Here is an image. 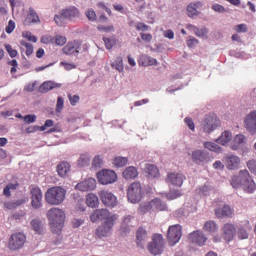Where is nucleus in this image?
Instances as JSON below:
<instances>
[{"instance_id": "nucleus-2", "label": "nucleus", "mask_w": 256, "mask_h": 256, "mask_svg": "<svg viewBox=\"0 0 256 256\" xmlns=\"http://www.w3.org/2000/svg\"><path fill=\"white\" fill-rule=\"evenodd\" d=\"M65 189L60 186L49 188L45 193L46 203L49 205H61L65 201Z\"/></svg>"}, {"instance_id": "nucleus-18", "label": "nucleus", "mask_w": 256, "mask_h": 256, "mask_svg": "<svg viewBox=\"0 0 256 256\" xmlns=\"http://www.w3.org/2000/svg\"><path fill=\"white\" fill-rule=\"evenodd\" d=\"M149 240V236L147 235V230L143 227L138 228L136 232V244L140 249H145V243Z\"/></svg>"}, {"instance_id": "nucleus-50", "label": "nucleus", "mask_w": 256, "mask_h": 256, "mask_svg": "<svg viewBox=\"0 0 256 256\" xmlns=\"http://www.w3.org/2000/svg\"><path fill=\"white\" fill-rule=\"evenodd\" d=\"M102 165H103V158L100 155L94 157L92 161V167L94 169H101Z\"/></svg>"}, {"instance_id": "nucleus-46", "label": "nucleus", "mask_w": 256, "mask_h": 256, "mask_svg": "<svg viewBox=\"0 0 256 256\" xmlns=\"http://www.w3.org/2000/svg\"><path fill=\"white\" fill-rule=\"evenodd\" d=\"M111 67H113L116 71H119L121 73L124 69L123 67V58L117 57L115 62L111 64Z\"/></svg>"}, {"instance_id": "nucleus-60", "label": "nucleus", "mask_w": 256, "mask_h": 256, "mask_svg": "<svg viewBox=\"0 0 256 256\" xmlns=\"http://www.w3.org/2000/svg\"><path fill=\"white\" fill-rule=\"evenodd\" d=\"M247 167L251 173H254V175H256V161L255 160L248 161Z\"/></svg>"}, {"instance_id": "nucleus-55", "label": "nucleus", "mask_w": 256, "mask_h": 256, "mask_svg": "<svg viewBox=\"0 0 256 256\" xmlns=\"http://www.w3.org/2000/svg\"><path fill=\"white\" fill-rule=\"evenodd\" d=\"M4 47L12 59L17 57V55L19 54L17 50L13 49V47L9 44H5Z\"/></svg>"}, {"instance_id": "nucleus-34", "label": "nucleus", "mask_w": 256, "mask_h": 256, "mask_svg": "<svg viewBox=\"0 0 256 256\" xmlns=\"http://www.w3.org/2000/svg\"><path fill=\"white\" fill-rule=\"evenodd\" d=\"M122 175L124 179H135L139 175V172H137V168L130 166L123 171Z\"/></svg>"}, {"instance_id": "nucleus-64", "label": "nucleus", "mask_w": 256, "mask_h": 256, "mask_svg": "<svg viewBox=\"0 0 256 256\" xmlns=\"http://www.w3.org/2000/svg\"><path fill=\"white\" fill-rule=\"evenodd\" d=\"M5 31L8 34H10L12 31H15V22L13 20H9Z\"/></svg>"}, {"instance_id": "nucleus-47", "label": "nucleus", "mask_w": 256, "mask_h": 256, "mask_svg": "<svg viewBox=\"0 0 256 256\" xmlns=\"http://www.w3.org/2000/svg\"><path fill=\"white\" fill-rule=\"evenodd\" d=\"M25 203V201L23 200H17L16 202H6L4 203V207H6V209H17V207L23 205Z\"/></svg>"}, {"instance_id": "nucleus-54", "label": "nucleus", "mask_w": 256, "mask_h": 256, "mask_svg": "<svg viewBox=\"0 0 256 256\" xmlns=\"http://www.w3.org/2000/svg\"><path fill=\"white\" fill-rule=\"evenodd\" d=\"M85 15H86L88 21H97V13H95V10L88 9L85 12Z\"/></svg>"}, {"instance_id": "nucleus-49", "label": "nucleus", "mask_w": 256, "mask_h": 256, "mask_svg": "<svg viewBox=\"0 0 256 256\" xmlns=\"http://www.w3.org/2000/svg\"><path fill=\"white\" fill-rule=\"evenodd\" d=\"M98 31H102V33H115V27L113 25H98Z\"/></svg>"}, {"instance_id": "nucleus-56", "label": "nucleus", "mask_w": 256, "mask_h": 256, "mask_svg": "<svg viewBox=\"0 0 256 256\" xmlns=\"http://www.w3.org/2000/svg\"><path fill=\"white\" fill-rule=\"evenodd\" d=\"M63 107H65V100L60 96L57 98L56 113H61V111H63Z\"/></svg>"}, {"instance_id": "nucleus-24", "label": "nucleus", "mask_w": 256, "mask_h": 256, "mask_svg": "<svg viewBox=\"0 0 256 256\" xmlns=\"http://www.w3.org/2000/svg\"><path fill=\"white\" fill-rule=\"evenodd\" d=\"M35 23H41V19H39V14L33 8L28 9V14L24 20V25H33Z\"/></svg>"}, {"instance_id": "nucleus-8", "label": "nucleus", "mask_w": 256, "mask_h": 256, "mask_svg": "<svg viewBox=\"0 0 256 256\" xmlns=\"http://www.w3.org/2000/svg\"><path fill=\"white\" fill-rule=\"evenodd\" d=\"M97 179L101 185H111L117 181V173L113 170L103 169L97 173Z\"/></svg>"}, {"instance_id": "nucleus-40", "label": "nucleus", "mask_w": 256, "mask_h": 256, "mask_svg": "<svg viewBox=\"0 0 256 256\" xmlns=\"http://www.w3.org/2000/svg\"><path fill=\"white\" fill-rule=\"evenodd\" d=\"M30 225H31L32 229L35 231V233H38V235H41V233H43V226L41 224V220L33 219L30 222Z\"/></svg>"}, {"instance_id": "nucleus-20", "label": "nucleus", "mask_w": 256, "mask_h": 256, "mask_svg": "<svg viewBox=\"0 0 256 256\" xmlns=\"http://www.w3.org/2000/svg\"><path fill=\"white\" fill-rule=\"evenodd\" d=\"M247 144V137L243 134H237L231 142V150L237 151L238 149H243Z\"/></svg>"}, {"instance_id": "nucleus-38", "label": "nucleus", "mask_w": 256, "mask_h": 256, "mask_svg": "<svg viewBox=\"0 0 256 256\" xmlns=\"http://www.w3.org/2000/svg\"><path fill=\"white\" fill-rule=\"evenodd\" d=\"M217 229H219V227L213 220H209L204 223L203 230L206 231V233H215Z\"/></svg>"}, {"instance_id": "nucleus-33", "label": "nucleus", "mask_w": 256, "mask_h": 256, "mask_svg": "<svg viewBox=\"0 0 256 256\" xmlns=\"http://www.w3.org/2000/svg\"><path fill=\"white\" fill-rule=\"evenodd\" d=\"M71 171V165L67 162H61L57 166V173L60 177H65Z\"/></svg>"}, {"instance_id": "nucleus-45", "label": "nucleus", "mask_w": 256, "mask_h": 256, "mask_svg": "<svg viewBox=\"0 0 256 256\" xmlns=\"http://www.w3.org/2000/svg\"><path fill=\"white\" fill-rule=\"evenodd\" d=\"M182 196L183 193L180 190H173L166 194V199H168V201H173L174 199H179V197Z\"/></svg>"}, {"instance_id": "nucleus-3", "label": "nucleus", "mask_w": 256, "mask_h": 256, "mask_svg": "<svg viewBox=\"0 0 256 256\" xmlns=\"http://www.w3.org/2000/svg\"><path fill=\"white\" fill-rule=\"evenodd\" d=\"M147 249L151 255H161L165 251V239L161 234H154L152 241L147 245Z\"/></svg>"}, {"instance_id": "nucleus-63", "label": "nucleus", "mask_w": 256, "mask_h": 256, "mask_svg": "<svg viewBox=\"0 0 256 256\" xmlns=\"http://www.w3.org/2000/svg\"><path fill=\"white\" fill-rule=\"evenodd\" d=\"M68 99L70 101V105L75 107V105H77V102L79 101L80 98H79V95L71 96V94H69Z\"/></svg>"}, {"instance_id": "nucleus-36", "label": "nucleus", "mask_w": 256, "mask_h": 256, "mask_svg": "<svg viewBox=\"0 0 256 256\" xmlns=\"http://www.w3.org/2000/svg\"><path fill=\"white\" fill-rule=\"evenodd\" d=\"M138 213H140V215H145V213H153L152 202L150 201V202H144L140 204L138 208Z\"/></svg>"}, {"instance_id": "nucleus-62", "label": "nucleus", "mask_w": 256, "mask_h": 256, "mask_svg": "<svg viewBox=\"0 0 256 256\" xmlns=\"http://www.w3.org/2000/svg\"><path fill=\"white\" fill-rule=\"evenodd\" d=\"M187 45L190 48L196 47L197 45H199V40H197V38L195 37H189V40L187 41Z\"/></svg>"}, {"instance_id": "nucleus-28", "label": "nucleus", "mask_w": 256, "mask_h": 256, "mask_svg": "<svg viewBox=\"0 0 256 256\" xmlns=\"http://www.w3.org/2000/svg\"><path fill=\"white\" fill-rule=\"evenodd\" d=\"M208 155L206 152L201 151V150H196L194 152H192V161H194V163H197L198 165L200 163H205V161H207Z\"/></svg>"}, {"instance_id": "nucleus-58", "label": "nucleus", "mask_w": 256, "mask_h": 256, "mask_svg": "<svg viewBox=\"0 0 256 256\" xmlns=\"http://www.w3.org/2000/svg\"><path fill=\"white\" fill-rule=\"evenodd\" d=\"M135 27H136L137 31H142V32H145L149 29V25H147L143 22L136 23Z\"/></svg>"}, {"instance_id": "nucleus-59", "label": "nucleus", "mask_w": 256, "mask_h": 256, "mask_svg": "<svg viewBox=\"0 0 256 256\" xmlns=\"http://www.w3.org/2000/svg\"><path fill=\"white\" fill-rule=\"evenodd\" d=\"M23 37L32 43H37V37H35V35H33L31 32L23 33Z\"/></svg>"}, {"instance_id": "nucleus-51", "label": "nucleus", "mask_w": 256, "mask_h": 256, "mask_svg": "<svg viewBox=\"0 0 256 256\" xmlns=\"http://www.w3.org/2000/svg\"><path fill=\"white\" fill-rule=\"evenodd\" d=\"M20 45H22V47H26V55L27 57H31V55H33V44L27 43L25 41H21Z\"/></svg>"}, {"instance_id": "nucleus-43", "label": "nucleus", "mask_w": 256, "mask_h": 256, "mask_svg": "<svg viewBox=\"0 0 256 256\" xmlns=\"http://www.w3.org/2000/svg\"><path fill=\"white\" fill-rule=\"evenodd\" d=\"M146 171L150 177H157L159 175V169L153 164H148Z\"/></svg>"}, {"instance_id": "nucleus-10", "label": "nucleus", "mask_w": 256, "mask_h": 256, "mask_svg": "<svg viewBox=\"0 0 256 256\" xmlns=\"http://www.w3.org/2000/svg\"><path fill=\"white\" fill-rule=\"evenodd\" d=\"M207 240V235L201 230H195L188 235V241L197 247H205Z\"/></svg>"}, {"instance_id": "nucleus-5", "label": "nucleus", "mask_w": 256, "mask_h": 256, "mask_svg": "<svg viewBox=\"0 0 256 256\" xmlns=\"http://www.w3.org/2000/svg\"><path fill=\"white\" fill-rule=\"evenodd\" d=\"M25 243H27V236L23 232H16L10 236L8 248L11 251H19V249H23Z\"/></svg>"}, {"instance_id": "nucleus-14", "label": "nucleus", "mask_w": 256, "mask_h": 256, "mask_svg": "<svg viewBox=\"0 0 256 256\" xmlns=\"http://www.w3.org/2000/svg\"><path fill=\"white\" fill-rule=\"evenodd\" d=\"M75 189L82 192L95 191V189H97V180H95L94 178L85 179L82 182L78 183L75 186Z\"/></svg>"}, {"instance_id": "nucleus-61", "label": "nucleus", "mask_w": 256, "mask_h": 256, "mask_svg": "<svg viewBox=\"0 0 256 256\" xmlns=\"http://www.w3.org/2000/svg\"><path fill=\"white\" fill-rule=\"evenodd\" d=\"M236 33H247V24H239L235 26Z\"/></svg>"}, {"instance_id": "nucleus-31", "label": "nucleus", "mask_w": 256, "mask_h": 256, "mask_svg": "<svg viewBox=\"0 0 256 256\" xmlns=\"http://www.w3.org/2000/svg\"><path fill=\"white\" fill-rule=\"evenodd\" d=\"M138 63L139 65H142V67H151L153 65H157V59L147 55H142L139 58Z\"/></svg>"}, {"instance_id": "nucleus-48", "label": "nucleus", "mask_w": 256, "mask_h": 256, "mask_svg": "<svg viewBox=\"0 0 256 256\" xmlns=\"http://www.w3.org/2000/svg\"><path fill=\"white\" fill-rule=\"evenodd\" d=\"M19 186V184H13V183H10L8 184L5 188H4V195L6 197H11V191H15V189H17V187Z\"/></svg>"}, {"instance_id": "nucleus-21", "label": "nucleus", "mask_w": 256, "mask_h": 256, "mask_svg": "<svg viewBox=\"0 0 256 256\" xmlns=\"http://www.w3.org/2000/svg\"><path fill=\"white\" fill-rule=\"evenodd\" d=\"M61 15L62 17H65V19H70V21H73V19H79L81 17V12L79 11V8L72 6L64 9Z\"/></svg>"}, {"instance_id": "nucleus-16", "label": "nucleus", "mask_w": 256, "mask_h": 256, "mask_svg": "<svg viewBox=\"0 0 256 256\" xmlns=\"http://www.w3.org/2000/svg\"><path fill=\"white\" fill-rule=\"evenodd\" d=\"M222 237H224L225 241H233L235 238V234L237 233V229L235 225L231 223H226L221 229Z\"/></svg>"}, {"instance_id": "nucleus-35", "label": "nucleus", "mask_w": 256, "mask_h": 256, "mask_svg": "<svg viewBox=\"0 0 256 256\" xmlns=\"http://www.w3.org/2000/svg\"><path fill=\"white\" fill-rule=\"evenodd\" d=\"M86 204L91 207L92 209H95L97 205H99V197H97L96 194L89 193L86 196Z\"/></svg>"}, {"instance_id": "nucleus-29", "label": "nucleus", "mask_w": 256, "mask_h": 256, "mask_svg": "<svg viewBox=\"0 0 256 256\" xmlns=\"http://www.w3.org/2000/svg\"><path fill=\"white\" fill-rule=\"evenodd\" d=\"M249 231H251V224L246 222L245 226H240L237 230L238 239H249Z\"/></svg>"}, {"instance_id": "nucleus-39", "label": "nucleus", "mask_w": 256, "mask_h": 256, "mask_svg": "<svg viewBox=\"0 0 256 256\" xmlns=\"http://www.w3.org/2000/svg\"><path fill=\"white\" fill-rule=\"evenodd\" d=\"M233 138V135L229 131H224L222 135L216 140L219 145H227L229 141Z\"/></svg>"}, {"instance_id": "nucleus-6", "label": "nucleus", "mask_w": 256, "mask_h": 256, "mask_svg": "<svg viewBox=\"0 0 256 256\" xmlns=\"http://www.w3.org/2000/svg\"><path fill=\"white\" fill-rule=\"evenodd\" d=\"M127 197L130 203H139V201L143 199V187L141 186V183H132L128 187Z\"/></svg>"}, {"instance_id": "nucleus-52", "label": "nucleus", "mask_w": 256, "mask_h": 256, "mask_svg": "<svg viewBox=\"0 0 256 256\" xmlns=\"http://www.w3.org/2000/svg\"><path fill=\"white\" fill-rule=\"evenodd\" d=\"M41 43H43L44 45H51L55 43V37L51 35H44L41 38Z\"/></svg>"}, {"instance_id": "nucleus-44", "label": "nucleus", "mask_w": 256, "mask_h": 256, "mask_svg": "<svg viewBox=\"0 0 256 256\" xmlns=\"http://www.w3.org/2000/svg\"><path fill=\"white\" fill-rule=\"evenodd\" d=\"M204 148L215 153H221V147L213 142H204Z\"/></svg>"}, {"instance_id": "nucleus-9", "label": "nucleus", "mask_w": 256, "mask_h": 256, "mask_svg": "<svg viewBox=\"0 0 256 256\" xmlns=\"http://www.w3.org/2000/svg\"><path fill=\"white\" fill-rule=\"evenodd\" d=\"M98 195L103 205H105L106 207H110L111 209H113V207H117L119 201L117 200V196H115L113 192L109 190H101L100 192H98Z\"/></svg>"}, {"instance_id": "nucleus-32", "label": "nucleus", "mask_w": 256, "mask_h": 256, "mask_svg": "<svg viewBox=\"0 0 256 256\" xmlns=\"http://www.w3.org/2000/svg\"><path fill=\"white\" fill-rule=\"evenodd\" d=\"M152 203V211H167V204L161 201L159 198H155L151 200Z\"/></svg>"}, {"instance_id": "nucleus-25", "label": "nucleus", "mask_w": 256, "mask_h": 256, "mask_svg": "<svg viewBox=\"0 0 256 256\" xmlns=\"http://www.w3.org/2000/svg\"><path fill=\"white\" fill-rule=\"evenodd\" d=\"M202 7H203V2L201 1L192 2L188 4L186 8L188 17H191V18L197 17V15H199V10L197 9H201Z\"/></svg>"}, {"instance_id": "nucleus-42", "label": "nucleus", "mask_w": 256, "mask_h": 256, "mask_svg": "<svg viewBox=\"0 0 256 256\" xmlns=\"http://www.w3.org/2000/svg\"><path fill=\"white\" fill-rule=\"evenodd\" d=\"M91 163V156L89 154H81L78 160V165L80 167H87Z\"/></svg>"}, {"instance_id": "nucleus-19", "label": "nucleus", "mask_w": 256, "mask_h": 256, "mask_svg": "<svg viewBox=\"0 0 256 256\" xmlns=\"http://www.w3.org/2000/svg\"><path fill=\"white\" fill-rule=\"evenodd\" d=\"M81 49V40H74L69 42L63 49L64 55H73V53H79Z\"/></svg>"}, {"instance_id": "nucleus-27", "label": "nucleus", "mask_w": 256, "mask_h": 256, "mask_svg": "<svg viewBox=\"0 0 256 256\" xmlns=\"http://www.w3.org/2000/svg\"><path fill=\"white\" fill-rule=\"evenodd\" d=\"M239 163H241V159L238 156L230 155L225 158V165L230 170L237 169Z\"/></svg>"}, {"instance_id": "nucleus-30", "label": "nucleus", "mask_w": 256, "mask_h": 256, "mask_svg": "<svg viewBox=\"0 0 256 256\" xmlns=\"http://www.w3.org/2000/svg\"><path fill=\"white\" fill-rule=\"evenodd\" d=\"M186 28L193 31L196 37H207V33H209L206 27L198 28L193 24H187Z\"/></svg>"}, {"instance_id": "nucleus-53", "label": "nucleus", "mask_w": 256, "mask_h": 256, "mask_svg": "<svg viewBox=\"0 0 256 256\" xmlns=\"http://www.w3.org/2000/svg\"><path fill=\"white\" fill-rule=\"evenodd\" d=\"M55 45H59L60 47H63L65 43H67V38L61 35H56L54 38Z\"/></svg>"}, {"instance_id": "nucleus-7", "label": "nucleus", "mask_w": 256, "mask_h": 256, "mask_svg": "<svg viewBox=\"0 0 256 256\" xmlns=\"http://www.w3.org/2000/svg\"><path fill=\"white\" fill-rule=\"evenodd\" d=\"M90 219L92 223H97V221H111V219L112 223H115L117 221V215L111 214L107 209H97L91 214Z\"/></svg>"}, {"instance_id": "nucleus-1", "label": "nucleus", "mask_w": 256, "mask_h": 256, "mask_svg": "<svg viewBox=\"0 0 256 256\" xmlns=\"http://www.w3.org/2000/svg\"><path fill=\"white\" fill-rule=\"evenodd\" d=\"M47 218L52 233L61 235V231H63V227H65V211L60 208H51L47 212Z\"/></svg>"}, {"instance_id": "nucleus-26", "label": "nucleus", "mask_w": 256, "mask_h": 256, "mask_svg": "<svg viewBox=\"0 0 256 256\" xmlns=\"http://www.w3.org/2000/svg\"><path fill=\"white\" fill-rule=\"evenodd\" d=\"M61 83H56L55 81H45L41 84L39 91L40 93H49V91H53V89L61 88Z\"/></svg>"}, {"instance_id": "nucleus-4", "label": "nucleus", "mask_w": 256, "mask_h": 256, "mask_svg": "<svg viewBox=\"0 0 256 256\" xmlns=\"http://www.w3.org/2000/svg\"><path fill=\"white\" fill-rule=\"evenodd\" d=\"M181 237H183V227L179 224H175L172 226H169L167 231V241L168 244L173 247L177 245L179 241H181Z\"/></svg>"}, {"instance_id": "nucleus-13", "label": "nucleus", "mask_w": 256, "mask_h": 256, "mask_svg": "<svg viewBox=\"0 0 256 256\" xmlns=\"http://www.w3.org/2000/svg\"><path fill=\"white\" fill-rule=\"evenodd\" d=\"M241 177H244V182L242 183V189L245 193H255L256 191V183L255 180L251 178L249 171L241 170Z\"/></svg>"}, {"instance_id": "nucleus-12", "label": "nucleus", "mask_w": 256, "mask_h": 256, "mask_svg": "<svg viewBox=\"0 0 256 256\" xmlns=\"http://www.w3.org/2000/svg\"><path fill=\"white\" fill-rule=\"evenodd\" d=\"M31 205L33 209H41L43 207V192L41 188L32 186L30 189Z\"/></svg>"}, {"instance_id": "nucleus-41", "label": "nucleus", "mask_w": 256, "mask_h": 256, "mask_svg": "<svg viewBox=\"0 0 256 256\" xmlns=\"http://www.w3.org/2000/svg\"><path fill=\"white\" fill-rule=\"evenodd\" d=\"M127 163H129V159L127 157L118 156L113 159L114 167H125Z\"/></svg>"}, {"instance_id": "nucleus-23", "label": "nucleus", "mask_w": 256, "mask_h": 256, "mask_svg": "<svg viewBox=\"0 0 256 256\" xmlns=\"http://www.w3.org/2000/svg\"><path fill=\"white\" fill-rule=\"evenodd\" d=\"M234 211L231 209V206L224 205L222 208L215 209V215L218 219H225L233 217Z\"/></svg>"}, {"instance_id": "nucleus-15", "label": "nucleus", "mask_w": 256, "mask_h": 256, "mask_svg": "<svg viewBox=\"0 0 256 256\" xmlns=\"http://www.w3.org/2000/svg\"><path fill=\"white\" fill-rule=\"evenodd\" d=\"M244 125L249 133H252V135L256 133V110L246 115Z\"/></svg>"}, {"instance_id": "nucleus-11", "label": "nucleus", "mask_w": 256, "mask_h": 256, "mask_svg": "<svg viewBox=\"0 0 256 256\" xmlns=\"http://www.w3.org/2000/svg\"><path fill=\"white\" fill-rule=\"evenodd\" d=\"M219 125H221L219 118H217V116L211 115L206 116L201 123V127L204 133H211L212 131H215Z\"/></svg>"}, {"instance_id": "nucleus-37", "label": "nucleus", "mask_w": 256, "mask_h": 256, "mask_svg": "<svg viewBox=\"0 0 256 256\" xmlns=\"http://www.w3.org/2000/svg\"><path fill=\"white\" fill-rule=\"evenodd\" d=\"M244 181L245 178L241 176V172H239V176H233L230 180V183L233 189H239L241 185H243Z\"/></svg>"}, {"instance_id": "nucleus-22", "label": "nucleus", "mask_w": 256, "mask_h": 256, "mask_svg": "<svg viewBox=\"0 0 256 256\" xmlns=\"http://www.w3.org/2000/svg\"><path fill=\"white\" fill-rule=\"evenodd\" d=\"M167 183L175 185L176 187H181L183 181H185V176L179 173H169L166 178Z\"/></svg>"}, {"instance_id": "nucleus-17", "label": "nucleus", "mask_w": 256, "mask_h": 256, "mask_svg": "<svg viewBox=\"0 0 256 256\" xmlns=\"http://www.w3.org/2000/svg\"><path fill=\"white\" fill-rule=\"evenodd\" d=\"M115 225V222H113V219L109 221H105L103 225L97 228L96 235L100 239L103 237H107L109 233H111V229H113V226Z\"/></svg>"}, {"instance_id": "nucleus-57", "label": "nucleus", "mask_w": 256, "mask_h": 256, "mask_svg": "<svg viewBox=\"0 0 256 256\" xmlns=\"http://www.w3.org/2000/svg\"><path fill=\"white\" fill-rule=\"evenodd\" d=\"M103 41L105 43L106 49H113V46L117 43V40L104 37Z\"/></svg>"}]
</instances>
